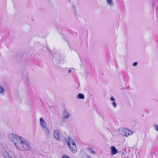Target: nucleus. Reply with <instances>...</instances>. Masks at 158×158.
Listing matches in <instances>:
<instances>
[{"label": "nucleus", "instance_id": "obj_1", "mask_svg": "<svg viewBox=\"0 0 158 158\" xmlns=\"http://www.w3.org/2000/svg\"><path fill=\"white\" fill-rule=\"evenodd\" d=\"M11 137L15 146L19 150L27 151L31 149L30 143L26 139L15 134L11 135Z\"/></svg>", "mask_w": 158, "mask_h": 158}, {"label": "nucleus", "instance_id": "obj_2", "mask_svg": "<svg viewBox=\"0 0 158 158\" xmlns=\"http://www.w3.org/2000/svg\"><path fill=\"white\" fill-rule=\"evenodd\" d=\"M66 141L71 151L74 153L77 151V148L73 140L69 137L66 139Z\"/></svg>", "mask_w": 158, "mask_h": 158}, {"label": "nucleus", "instance_id": "obj_3", "mask_svg": "<svg viewBox=\"0 0 158 158\" xmlns=\"http://www.w3.org/2000/svg\"><path fill=\"white\" fill-rule=\"evenodd\" d=\"M122 135L127 137L129 135H131L133 134V132L128 129H124L123 130L121 133Z\"/></svg>", "mask_w": 158, "mask_h": 158}, {"label": "nucleus", "instance_id": "obj_4", "mask_svg": "<svg viewBox=\"0 0 158 158\" xmlns=\"http://www.w3.org/2000/svg\"><path fill=\"white\" fill-rule=\"evenodd\" d=\"M60 133V131L58 129H56L54 131V136L55 138L58 140H60L59 134Z\"/></svg>", "mask_w": 158, "mask_h": 158}, {"label": "nucleus", "instance_id": "obj_5", "mask_svg": "<svg viewBox=\"0 0 158 158\" xmlns=\"http://www.w3.org/2000/svg\"><path fill=\"white\" fill-rule=\"evenodd\" d=\"M63 117L65 119L68 118L70 117L69 113L66 110H64L62 114Z\"/></svg>", "mask_w": 158, "mask_h": 158}, {"label": "nucleus", "instance_id": "obj_6", "mask_svg": "<svg viewBox=\"0 0 158 158\" xmlns=\"http://www.w3.org/2000/svg\"><path fill=\"white\" fill-rule=\"evenodd\" d=\"M45 134L47 135L48 136L50 135V132L47 126L42 128Z\"/></svg>", "mask_w": 158, "mask_h": 158}, {"label": "nucleus", "instance_id": "obj_7", "mask_svg": "<svg viewBox=\"0 0 158 158\" xmlns=\"http://www.w3.org/2000/svg\"><path fill=\"white\" fill-rule=\"evenodd\" d=\"M40 126L42 128L47 126L46 122L44 121L43 118H40Z\"/></svg>", "mask_w": 158, "mask_h": 158}, {"label": "nucleus", "instance_id": "obj_8", "mask_svg": "<svg viewBox=\"0 0 158 158\" xmlns=\"http://www.w3.org/2000/svg\"><path fill=\"white\" fill-rule=\"evenodd\" d=\"M110 149L111 154L112 155H115L118 153V151L117 149L114 146H111Z\"/></svg>", "mask_w": 158, "mask_h": 158}, {"label": "nucleus", "instance_id": "obj_9", "mask_svg": "<svg viewBox=\"0 0 158 158\" xmlns=\"http://www.w3.org/2000/svg\"><path fill=\"white\" fill-rule=\"evenodd\" d=\"M110 100L111 101H113V102L112 103V105L115 108L117 107V104L116 103L114 102V101L115 100V99L114 98V97L113 96H111V98H110Z\"/></svg>", "mask_w": 158, "mask_h": 158}, {"label": "nucleus", "instance_id": "obj_10", "mask_svg": "<svg viewBox=\"0 0 158 158\" xmlns=\"http://www.w3.org/2000/svg\"><path fill=\"white\" fill-rule=\"evenodd\" d=\"M107 4L110 6L112 7L113 6L114 3L113 1V0H106Z\"/></svg>", "mask_w": 158, "mask_h": 158}, {"label": "nucleus", "instance_id": "obj_11", "mask_svg": "<svg viewBox=\"0 0 158 158\" xmlns=\"http://www.w3.org/2000/svg\"><path fill=\"white\" fill-rule=\"evenodd\" d=\"M77 98H78L84 99L85 98V96L84 94L81 93H79L77 96Z\"/></svg>", "mask_w": 158, "mask_h": 158}, {"label": "nucleus", "instance_id": "obj_12", "mask_svg": "<svg viewBox=\"0 0 158 158\" xmlns=\"http://www.w3.org/2000/svg\"><path fill=\"white\" fill-rule=\"evenodd\" d=\"M4 91V89L2 86L0 85V94H3Z\"/></svg>", "mask_w": 158, "mask_h": 158}, {"label": "nucleus", "instance_id": "obj_13", "mask_svg": "<svg viewBox=\"0 0 158 158\" xmlns=\"http://www.w3.org/2000/svg\"><path fill=\"white\" fill-rule=\"evenodd\" d=\"M87 149L89 150L93 154H95V152L93 150V149L90 147H88Z\"/></svg>", "mask_w": 158, "mask_h": 158}, {"label": "nucleus", "instance_id": "obj_14", "mask_svg": "<svg viewBox=\"0 0 158 158\" xmlns=\"http://www.w3.org/2000/svg\"><path fill=\"white\" fill-rule=\"evenodd\" d=\"M155 129L157 131H158V126L155 125L154 126Z\"/></svg>", "mask_w": 158, "mask_h": 158}, {"label": "nucleus", "instance_id": "obj_15", "mask_svg": "<svg viewBox=\"0 0 158 158\" xmlns=\"http://www.w3.org/2000/svg\"><path fill=\"white\" fill-rule=\"evenodd\" d=\"M137 64L138 63L137 62H135L133 64V66H135L137 65Z\"/></svg>", "mask_w": 158, "mask_h": 158}, {"label": "nucleus", "instance_id": "obj_16", "mask_svg": "<svg viewBox=\"0 0 158 158\" xmlns=\"http://www.w3.org/2000/svg\"><path fill=\"white\" fill-rule=\"evenodd\" d=\"M62 158H70L69 157H68V156L65 155H64L63 156Z\"/></svg>", "mask_w": 158, "mask_h": 158}, {"label": "nucleus", "instance_id": "obj_17", "mask_svg": "<svg viewBox=\"0 0 158 158\" xmlns=\"http://www.w3.org/2000/svg\"><path fill=\"white\" fill-rule=\"evenodd\" d=\"M152 5L154 7H155L156 6V3L155 2H152Z\"/></svg>", "mask_w": 158, "mask_h": 158}, {"label": "nucleus", "instance_id": "obj_18", "mask_svg": "<svg viewBox=\"0 0 158 158\" xmlns=\"http://www.w3.org/2000/svg\"><path fill=\"white\" fill-rule=\"evenodd\" d=\"M71 72H72V71L71 69H69L68 71V73H71Z\"/></svg>", "mask_w": 158, "mask_h": 158}]
</instances>
